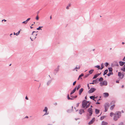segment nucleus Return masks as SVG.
I'll return each mask as SVG.
<instances>
[{
    "label": "nucleus",
    "mask_w": 125,
    "mask_h": 125,
    "mask_svg": "<svg viewBox=\"0 0 125 125\" xmlns=\"http://www.w3.org/2000/svg\"><path fill=\"white\" fill-rule=\"evenodd\" d=\"M51 18H52V17L51 16H50V19H51Z\"/></svg>",
    "instance_id": "nucleus-60"
},
{
    "label": "nucleus",
    "mask_w": 125,
    "mask_h": 125,
    "mask_svg": "<svg viewBox=\"0 0 125 125\" xmlns=\"http://www.w3.org/2000/svg\"><path fill=\"white\" fill-rule=\"evenodd\" d=\"M108 70L107 69L106 70L104 71L103 75H104L105 74H106L107 73Z\"/></svg>",
    "instance_id": "nucleus-21"
},
{
    "label": "nucleus",
    "mask_w": 125,
    "mask_h": 125,
    "mask_svg": "<svg viewBox=\"0 0 125 125\" xmlns=\"http://www.w3.org/2000/svg\"><path fill=\"white\" fill-rule=\"evenodd\" d=\"M87 86H88V87L89 89L90 87H89V84H87Z\"/></svg>",
    "instance_id": "nucleus-50"
},
{
    "label": "nucleus",
    "mask_w": 125,
    "mask_h": 125,
    "mask_svg": "<svg viewBox=\"0 0 125 125\" xmlns=\"http://www.w3.org/2000/svg\"><path fill=\"white\" fill-rule=\"evenodd\" d=\"M80 87L81 86L80 85H78L77 88V90H78L80 88Z\"/></svg>",
    "instance_id": "nucleus-36"
},
{
    "label": "nucleus",
    "mask_w": 125,
    "mask_h": 125,
    "mask_svg": "<svg viewBox=\"0 0 125 125\" xmlns=\"http://www.w3.org/2000/svg\"><path fill=\"white\" fill-rule=\"evenodd\" d=\"M71 6V4H69L68 6H67V7H66V8L67 9H69V7H70Z\"/></svg>",
    "instance_id": "nucleus-25"
},
{
    "label": "nucleus",
    "mask_w": 125,
    "mask_h": 125,
    "mask_svg": "<svg viewBox=\"0 0 125 125\" xmlns=\"http://www.w3.org/2000/svg\"><path fill=\"white\" fill-rule=\"evenodd\" d=\"M94 96H90V97L91 99H92L93 100H95L94 99L95 98V97H94Z\"/></svg>",
    "instance_id": "nucleus-20"
},
{
    "label": "nucleus",
    "mask_w": 125,
    "mask_h": 125,
    "mask_svg": "<svg viewBox=\"0 0 125 125\" xmlns=\"http://www.w3.org/2000/svg\"><path fill=\"white\" fill-rule=\"evenodd\" d=\"M121 70L124 72H125V64L124 65V67L121 69Z\"/></svg>",
    "instance_id": "nucleus-18"
},
{
    "label": "nucleus",
    "mask_w": 125,
    "mask_h": 125,
    "mask_svg": "<svg viewBox=\"0 0 125 125\" xmlns=\"http://www.w3.org/2000/svg\"><path fill=\"white\" fill-rule=\"evenodd\" d=\"M11 64H10V65H9V66H11Z\"/></svg>",
    "instance_id": "nucleus-63"
},
{
    "label": "nucleus",
    "mask_w": 125,
    "mask_h": 125,
    "mask_svg": "<svg viewBox=\"0 0 125 125\" xmlns=\"http://www.w3.org/2000/svg\"><path fill=\"white\" fill-rule=\"evenodd\" d=\"M101 66L102 67L100 69H101V70L104 67V66L103 65V63H102L101 64Z\"/></svg>",
    "instance_id": "nucleus-31"
},
{
    "label": "nucleus",
    "mask_w": 125,
    "mask_h": 125,
    "mask_svg": "<svg viewBox=\"0 0 125 125\" xmlns=\"http://www.w3.org/2000/svg\"><path fill=\"white\" fill-rule=\"evenodd\" d=\"M115 105H113L111 107V109H113V108L114 107H115Z\"/></svg>",
    "instance_id": "nucleus-41"
},
{
    "label": "nucleus",
    "mask_w": 125,
    "mask_h": 125,
    "mask_svg": "<svg viewBox=\"0 0 125 125\" xmlns=\"http://www.w3.org/2000/svg\"><path fill=\"white\" fill-rule=\"evenodd\" d=\"M108 65V63L106 62L104 64V65L106 67H107Z\"/></svg>",
    "instance_id": "nucleus-35"
},
{
    "label": "nucleus",
    "mask_w": 125,
    "mask_h": 125,
    "mask_svg": "<svg viewBox=\"0 0 125 125\" xmlns=\"http://www.w3.org/2000/svg\"><path fill=\"white\" fill-rule=\"evenodd\" d=\"M36 19L37 20H38L39 19V18L38 15H37L36 17Z\"/></svg>",
    "instance_id": "nucleus-38"
},
{
    "label": "nucleus",
    "mask_w": 125,
    "mask_h": 125,
    "mask_svg": "<svg viewBox=\"0 0 125 125\" xmlns=\"http://www.w3.org/2000/svg\"><path fill=\"white\" fill-rule=\"evenodd\" d=\"M118 76L121 79H122L124 77V74H122L120 72H119L118 73Z\"/></svg>",
    "instance_id": "nucleus-5"
},
{
    "label": "nucleus",
    "mask_w": 125,
    "mask_h": 125,
    "mask_svg": "<svg viewBox=\"0 0 125 125\" xmlns=\"http://www.w3.org/2000/svg\"><path fill=\"white\" fill-rule=\"evenodd\" d=\"M124 87V86H122V87Z\"/></svg>",
    "instance_id": "nucleus-64"
},
{
    "label": "nucleus",
    "mask_w": 125,
    "mask_h": 125,
    "mask_svg": "<svg viewBox=\"0 0 125 125\" xmlns=\"http://www.w3.org/2000/svg\"><path fill=\"white\" fill-rule=\"evenodd\" d=\"M119 63L120 65L121 66H122L125 63V62H121V61H120L119 62Z\"/></svg>",
    "instance_id": "nucleus-11"
},
{
    "label": "nucleus",
    "mask_w": 125,
    "mask_h": 125,
    "mask_svg": "<svg viewBox=\"0 0 125 125\" xmlns=\"http://www.w3.org/2000/svg\"><path fill=\"white\" fill-rule=\"evenodd\" d=\"M48 108L47 107H45L44 109H47Z\"/></svg>",
    "instance_id": "nucleus-47"
},
{
    "label": "nucleus",
    "mask_w": 125,
    "mask_h": 125,
    "mask_svg": "<svg viewBox=\"0 0 125 125\" xmlns=\"http://www.w3.org/2000/svg\"><path fill=\"white\" fill-rule=\"evenodd\" d=\"M95 118H93L92 119L91 121L89 122L88 124L89 125L92 124L95 121Z\"/></svg>",
    "instance_id": "nucleus-7"
},
{
    "label": "nucleus",
    "mask_w": 125,
    "mask_h": 125,
    "mask_svg": "<svg viewBox=\"0 0 125 125\" xmlns=\"http://www.w3.org/2000/svg\"><path fill=\"white\" fill-rule=\"evenodd\" d=\"M80 68V66H79L77 65L76 68L74 69V70H75L76 69H79Z\"/></svg>",
    "instance_id": "nucleus-23"
},
{
    "label": "nucleus",
    "mask_w": 125,
    "mask_h": 125,
    "mask_svg": "<svg viewBox=\"0 0 125 125\" xmlns=\"http://www.w3.org/2000/svg\"><path fill=\"white\" fill-rule=\"evenodd\" d=\"M88 112L89 113L90 116H91L92 114L93 111L92 110H88Z\"/></svg>",
    "instance_id": "nucleus-10"
},
{
    "label": "nucleus",
    "mask_w": 125,
    "mask_h": 125,
    "mask_svg": "<svg viewBox=\"0 0 125 125\" xmlns=\"http://www.w3.org/2000/svg\"><path fill=\"white\" fill-rule=\"evenodd\" d=\"M114 114H114L113 113H110V116L111 117H112L113 115H114Z\"/></svg>",
    "instance_id": "nucleus-29"
},
{
    "label": "nucleus",
    "mask_w": 125,
    "mask_h": 125,
    "mask_svg": "<svg viewBox=\"0 0 125 125\" xmlns=\"http://www.w3.org/2000/svg\"><path fill=\"white\" fill-rule=\"evenodd\" d=\"M94 70H91L90 71H89V73L91 74H92L93 72L94 71Z\"/></svg>",
    "instance_id": "nucleus-27"
},
{
    "label": "nucleus",
    "mask_w": 125,
    "mask_h": 125,
    "mask_svg": "<svg viewBox=\"0 0 125 125\" xmlns=\"http://www.w3.org/2000/svg\"><path fill=\"white\" fill-rule=\"evenodd\" d=\"M109 71L110 72H111L112 70V68H109Z\"/></svg>",
    "instance_id": "nucleus-33"
},
{
    "label": "nucleus",
    "mask_w": 125,
    "mask_h": 125,
    "mask_svg": "<svg viewBox=\"0 0 125 125\" xmlns=\"http://www.w3.org/2000/svg\"><path fill=\"white\" fill-rule=\"evenodd\" d=\"M83 76V74H81V75H80L79 77V78L78 79V80L79 79V78H80L81 79H82L81 77Z\"/></svg>",
    "instance_id": "nucleus-19"
},
{
    "label": "nucleus",
    "mask_w": 125,
    "mask_h": 125,
    "mask_svg": "<svg viewBox=\"0 0 125 125\" xmlns=\"http://www.w3.org/2000/svg\"><path fill=\"white\" fill-rule=\"evenodd\" d=\"M25 118H28V116H26L25 117Z\"/></svg>",
    "instance_id": "nucleus-54"
},
{
    "label": "nucleus",
    "mask_w": 125,
    "mask_h": 125,
    "mask_svg": "<svg viewBox=\"0 0 125 125\" xmlns=\"http://www.w3.org/2000/svg\"><path fill=\"white\" fill-rule=\"evenodd\" d=\"M37 35V34L36 33L35 31H33L30 38L31 40L32 41L35 39L36 38V36Z\"/></svg>",
    "instance_id": "nucleus-3"
},
{
    "label": "nucleus",
    "mask_w": 125,
    "mask_h": 125,
    "mask_svg": "<svg viewBox=\"0 0 125 125\" xmlns=\"http://www.w3.org/2000/svg\"><path fill=\"white\" fill-rule=\"evenodd\" d=\"M83 88H81L80 90L79 91V94L80 95L81 93H82V92L83 91Z\"/></svg>",
    "instance_id": "nucleus-15"
},
{
    "label": "nucleus",
    "mask_w": 125,
    "mask_h": 125,
    "mask_svg": "<svg viewBox=\"0 0 125 125\" xmlns=\"http://www.w3.org/2000/svg\"><path fill=\"white\" fill-rule=\"evenodd\" d=\"M96 104H99V103H98V102H97V103H96Z\"/></svg>",
    "instance_id": "nucleus-55"
},
{
    "label": "nucleus",
    "mask_w": 125,
    "mask_h": 125,
    "mask_svg": "<svg viewBox=\"0 0 125 125\" xmlns=\"http://www.w3.org/2000/svg\"><path fill=\"white\" fill-rule=\"evenodd\" d=\"M51 83V81H49V82H48L47 83V84L48 85L49 84H50V83Z\"/></svg>",
    "instance_id": "nucleus-43"
},
{
    "label": "nucleus",
    "mask_w": 125,
    "mask_h": 125,
    "mask_svg": "<svg viewBox=\"0 0 125 125\" xmlns=\"http://www.w3.org/2000/svg\"><path fill=\"white\" fill-rule=\"evenodd\" d=\"M95 67L98 68V69H100L101 68H100V66L99 65H97V66H95Z\"/></svg>",
    "instance_id": "nucleus-32"
},
{
    "label": "nucleus",
    "mask_w": 125,
    "mask_h": 125,
    "mask_svg": "<svg viewBox=\"0 0 125 125\" xmlns=\"http://www.w3.org/2000/svg\"><path fill=\"white\" fill-rule=\"evenodd\" d=\"M103 95L105 97H107L108 96H109V94L108 93H104L103 94Z\"/></svg>",
    "instance_id": "nucleus-8"
},
{
    "label": "nucleus",
    "mask_w": 125,
    "mask_h": 125,
    "mask_svg": "<svg viewBox=\"0 0 125 125\" xmlns=\"http://www.w3.org/2000/svg\"><path fill=\"white\" fill-rule=\"evenodd\" d=\"M47 110H43V112H46V113L44 115L48 114V113H47Z\"/></svg>",
    "instance_id": "nucleus-28"
},
{
    "label": "nucleus",
    "mask_w": 125,
    "mask_h": 125,
    "mask_svg": "<svg viewBox=\"0 0 125 125\" xmlns=\"http://www.w3.org/2000/svg\"><path fill=\"white\" fill-rule=\"evenodd\" d=\"M59 66H58L57 68L54 71H55L56 72H57L59 70Z\"/></svg>",
    "instance_id": "nucleus-17"
},
{
    "label": "nucleus",
    "mask_w": 125,
    "mask_h": 125,
    "mask_svg": "<svg viewBox=\"0 0 125 125\" xmlns=\"http://www.w3.org/2000/svg\"><path fill=\"white\" fill-rule=\"evenodd\" d=\"M76 89V87H75L72 91V92L70 94L71 95L73 94L75 92Z\"/></svg>",
    "instance_id": "nucleus-13"
},
{
    "label": "nucleus",
    "mask_w": 125,
    "mask_h": 125,
    "mask_svg": "<svg viewBox=\"0 0 125 125\" xmlns=\"http://www.w3.org/2000/svg\"><path fill=\"white\" fill-rule=\"evenodd\" d=\"M122 44H124V42H122Z\"/></svg>",
    "instance_id": "nucleus-52"
},
{
    "label": "nucleus",
    "mask_w": 125,
    "mask_h": 125,
    "mask_svg": "<svg viewBox=\"0 0 125 125\" xmlns=\"http://www.w3.org/2000/svg\"><path fill=\"white\" fill-rule=\"evenodd\" d=\"M31 19V18H28L26 21H27V22H28V21H29Z\"/></svg>",
    "instance_id": "nucleus-40"
},
{
    "label": "nucleus",
    "mask_w": 125,
    "mask_h": 125,
    "mask_svg": "<svg viewBox=\"0 0 125 125\" xmlns=\"http://www.w3.org/2000/svg\"><path fill=\"white\" fill-rule=\"evenodd\" d=\"M108 123L104 121H103L101 125H107Z\"/></svg>",
    "instance_id": "nucleus-12"
},
{
    "label": "nucleus",
    "mask_w": 125,
    "mask_h": 125,
    "mask_svg": "<svg viewBox=\"0 0 125 125\" xmlns=\"http://www.w3.org/2000/svg\"><path fill=\"white\" fill-rule=\"evenodd\" d=\"M107 104V105H108V106H109V104Z\"/></svg>",
    "instance_id": "nucleus-59"
},
{
    "label": "nucleus",
    "mask_w": 125,
    "mask_h": 125,
    "mask_svg": "<svg viewBox=\"0 0 125 125\" xmlns=\"http://www.w3.org/2000/svg\"><path fill=\"white\" fill-rule=\"evenodd\" d=\"M101 73H98L96 74L93 77V79H95L98 76L101 74Z\"/></svg>",
    "instance_id": "nucleus-9"
},
{
    "label": "nucleus",
    "mask_w": 125,
    "mask_h": 125,
    "mask_svg": "<svg viewBox=\"0 0 125 125\" xmlns=\"http://www.w3.org/2000/svg\"><path fill=\"white\" fill-rule=\"evenodd\" d=\"M123 60L124 61H125V57H124V58L123 59Z\"/></svg>",
    "instance_id": "nucleus-44"
},
{
    "label": "nucleus",
    "mask_w": 125,
    "mask_h": 125,
    "mask_svg": "<svg viewBox=\"0 0 125 125\" xmlns=\"http://www.w3.org/2000/svg\"><path fill=\"white\" fill-rule=\"evenodd\" d=\"M14 35H15V34H16L15 33V32H14Z\"/></svg>",
    "instance_id": "nucleus-58"
},
{
    "label": "nucleus",
    "mask_w": 125,
    "mask_h": 125,
    "mask_svg": "<svg viewBox=\"0 0 125 125\" xmlns=\"http://www.w3.org/2000/svg\"><path fill=\"white\" fill-rule=\"evenodd\" d=\"M96 89L93 88H91L89 91V93H91L94 92L96 90Z\"/></svg>",
    "instance_id": "nucleus-6"
},
{
    "label": "nucleus",
    "mask_w": 125,
    "mask_h": 125,
    "mask_svg": "<svg viewBox=\"0 0 125 125\" xmlns=\"http://www.w3.org/2000/svg\"><path fill=\"white\" fill-rule=\"evenodd\" d=\"M90 103L86 100H83L82 102V106L85 109L87 108L90 106Z\"/></svg>",
    "instance_id": "nucleus-1"
},
{
    "label": "nucleus",
    "mask_w": 125,
    "mask_h": 125,
    "mask_svg": "<svg viewBox=\"0 0 125 125\" xmlns=\"http://www.w3.org/2000/svg\"><path fill=\"white\" fill-rule=\"evenodd\" d=\"M20 31H18V32L19 33V34L20 33Z\"/></svg>",
    "instance_id": "nucleus-53"
},
{
    "label": "nucleus",
    "mask_w": 125,
    "mask_h": 125,
    "mask_svg": "<svg viewBox=\"0 0 125 125\" xmlns=\"http://www.w3.org/2000/svg\"><path fill=\"white\" fill-rule=\"evenodd\" d=\"M105 117V116H103L101 117L100 118V119L101 120H102L104 119V118Z\"/></svg>",
    "instance_id": "nucleus-24"
},
{
    "label": "nucleus",
    "mask_w": 125,
    "mask_h": 125,
    "mask_svg": "<svg viewBox=\"0 0 125 125\" xmlns=\"http://www.w3.org/2000/svg\"><path fill=\"white\" fill-rule=\"evenodd\" d=\"M19 34V33L18 32H17V33H16V35H18Z\"/></svg>",
    "instance_id": "nucleus-49"
},
{
    "label": "nucleus",
    "mask_w": 125,
    "mask_h": 125,
    "mask_svg": "<svg viewBox=\"0 0 125 125\" xmlns=\"http://www.w3.org/2000/svg\"><path fill=\"white\" fill-rule=\"evenodd\" d=\"M113 74V73L112 72H110V73H109L107 74V75L108 76H110L111 74Z\"/></svg>",
    "instance_id": "nucleus-26"
},
{
    "label": "nucleus",
    "mask_w": 125,
    "mask_h": 125,
    "mask_svg": "<svg viewBox=\"0 0 125 125\" xmlns=\"http://www.w3.org/2000/svg\"><path fill=\"white\" fill-rule=\"evenodd\" d=\"M76 81H75V82H74L73 83V85H75V84H76Z\"/></svg>",
    "instance_id": "nucleus-42"
},
{
    "label": "nucleus",
    "mask_w": 125,
    "mask_h": 125,
    "mask_svg": "<svg viewBox=\"0 0 125 125\" xmlns=\"http://www.w3.org/2000/svg\"><path fill=\"white\" fill-rule=\"evenodd\" d=\"M95 112L96 114H98L99 112V110H95Z\"/></svg>",
    "instance_id": "nucleus-22"
},
{
    "label": "nucleus",
    "mask_w": 125,
    "mask_h": 125,
    "mask_svg": "<svg viewBox=\"0 0 125 125\" xmlns=\"http://www.w3.org/2000/svg\"><path fill=\"white\" fill-rule=\"evenodd\" d=\"M107 84V82L106 81H104L103 82L100 83V85L102 86L103 85H106Z\"/></svg>",
    "instance_id": "nucleus-4"
},
{
    "label": "nucleus",
    "mask_w": 125,
    "mask_h": 125,
    "mask_svg": "<svg viewBox=\"0 0 125 125\" xmlns=\"http://www.w3.org/2000/svg\"><path fill=\"white\" fill-rule=\"evenodd\" d=\"M12 35V33H11V34H10V35L11 36V35Z\"/></svg>",
    "instance_id": "nucleus-57"
},
{
    "label": "nucleus",
    "mask_w": 125,
    "mask_h": 125,
    "mask_svg": "<svg viewBox=\"0 0 125 125\" xmlns=\"http://www.w3.org/2000/svg\"><path fill=\"white\" fill-rule=\"evenodd\" d=\"M77 96H75L74 97V98H77Z\"/></svg>",
    "instance_id": "nucleus-51"
},
{
    "label": "nucleus",
    "mask_w": 125,
    "mask_h": 125,
    "mask_svg": "<svg viewBox=\"0 0 125 125\" xmlns=\"http://www.w3.org/2000/svg\"><path fill=\"white\" fill-rule=\"evenodd\" d=\"M25 99H26V100H28V98L27 97V96H26L25 97Z\"/></svg>",
    "instance_id": "nucleus-45"
},
{
    "label": "nucleus",
    "mask_w": 125,
    "mask_h": 125,
    "mask_svg": "<svg viewBox=\"0 0 125 125\" xmlns=\"http://www.w3.org/2000/svg\"><path fill=\"white\" fill-rule=\"evenodd\" d=\"M103 80V78H102V77H100V79H99V81H102Z\"/></svg>",
    "instance_id": "nucleus-30"
},
{
    "label": "nucleus",
    "mask_w": 125,
    "mask_h": 125,
    "mask_svg": "<svg viewBox=\"0 0 125 125\" xmlns=\"http://www.w3.org/2000/svg\"><path fill=\"white\" fill-rule=\"evenodd\" d=\"M79 113L81 114L82 113L84 112V110H79Z\"/></svg>",
    "instance_id": "nucleus-14"
},
{
    "label": "nucleus",
    "mask_w": 125,
    "mask_h": 125,
    "mask_svg": "<svg viewBox=\"0 0 125 125\" xmlns=\"http://www.w3.org/2000/svg\"><path fill=\"white\" fill-rule=\"evenodd\" d=\"M97 81L96 80H94L93 81V82L92 83H90V84H94L96 83Z\"/></svg>",
    "instance_id": "nucleus-16"
},
{
    "label": "nucleus",
    "mask_w": 125,
    "mask_h": 125,
    "mask_svg": "<svg viewBox=\"0 0 125 125\" xmlns=\"http://www.w3.org/2000/svg\"><path fill=\"white\" fill-rule=\"evenodd\" d=\"M42 27H39L38 28H37V29L38 30H42V29H41V28Z\"/></svg>",
    "instance_id": "nucleus-34"
},
{
    "label": "nucleus",
    "mask_w": 125,
    "mask_h": 125,
    "mask_svg": "<svg viewBox=\"0 0 125 125\" xmlns=\"http://www.w3.org/2000/svg\"><path fill=\"white\" fill-rule=\"evenodd\" d=\"M27 21H23L22 22V23H24L25 24H26L27 23Z\"/></svg>",
    "instance_id": "nucleus-39"
},
{
    "label": "nucleus",
    "mask_w": 125,
    "mask_h": 125,
    "mask_svg": "<svg viewBox=\"0 0 125 125\" xmlns=\"http://www.w3.org/2000/svg\"><path fill=\"white\" fill-rule=\"evenodd\" d=\"M6 21V20H5L4 19H3V20H2V21Z\"/></svg>",
    "instance_id": "nucleus-48"
},
{
    "label": "nucleus",
    "mask_w": 125,
    "mask_h": 125,
    "mask_svg": "<svg viewBox=\"0 0 125 125\" xmlns=\"http://www.w3.org/2000/svg\"><path fill=\"white\" fill-rule=\"evenodd\" d=\"M121 116V113L120 112H117L115 114L114 117V119L115 121L117 120Z\"/></svg>",
    "instance_id": "nucleus-2"
},
{
    "label": "nucleus",
    "mask_w": 125,
    "mask_h": 125,
    "mask_svg": "<svg viewBox=\"0 0 125 125\" xmlns=\"http://www.w3.org/2000/svg\"><path fill=\"white\" fill-rule=\"evenodd\" d=\"M86 98H87V97H86H86H85V99H86Z\"/></svg>",
    "instance_id": "nucleus-62"
},
{
    "label": "nucleus",
    "mask_w": 125,
    "mask_h": 125,
    "mask_svg": "<svg viewBox=\"0 0 125 125\" xmlns=\"http://www.w3.org/2000/svg\"><path fill=\"white\" fill-rule=\"evenodd\" d=\"M79 103H78L77 104V106L78 107L79 105Z\"/></svg>",
    "instance_id": "nucleus-46"
},
{
    "label": "nucleus",
    "mask_w": 125,
    "mask_h": 125,
    "mask_svg": "<svg viewBox=\"0 0 125 125\" xmlns=\"http://www.w3.org/2000/svg\"><path fill=\"white\" fill-rule=\"evenodd\" d=\"M67 98H68V99L69 100V99H72V98H70L69 97V95L68 94V96H67Z\"/></svg>",
    "instance_id": "nucleus-37"
},
{
    "label": "nucleus",
    "mask_w": 125,
    "mask_h": 125,
    "mask_svg": "<svg viewBox=\"0 0 125 125\" xmlns=\"http://www.w3.org/2000/svg\"><path fill=\"white\" fill-rule=\"evenodd\" d=\"M30 28H31V29H32V28H33V27L31 26L30 27Z\"/></svg>",
    "instance_id": "nucleus-56"
},
{
    "label": "nucleus",
    "mask_w": 125,
    "mask_h": 125,
    "mask_svg": "<svg viewBox=\"0 0 125 125\" xmlns=\"http://www.w3.org/2000/svg\"><path fill=\"white\" fill-rule=\"evenodd\" d=\"M116 82L117 83H118L119 82L118 81H117Z\"/></svg>",
    "instance_id": "nucleus-61"
}]
</instances>
